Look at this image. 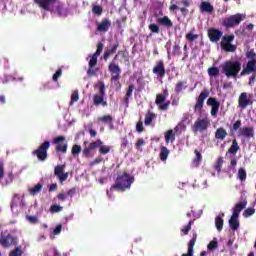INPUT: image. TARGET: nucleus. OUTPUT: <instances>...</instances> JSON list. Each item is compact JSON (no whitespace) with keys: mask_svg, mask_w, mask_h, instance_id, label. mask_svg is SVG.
<instances>
[{"mask_svg":"<svg viewBox=\"0 0 256 256\" xmlns=\"http://www.w3.org/2000/svg\"><path fill=\"white\" fill-rule=\"evenodd\" d=\"M119 56L124 59V61L129 62V51L127 50H119L112 61L108 64V71L111 74V81H119L121 79V66L117 64V59Z\"/></svg>","mask_w":256,"mask_h":256,"instance_id":"f257e3e1","label":"nucleus"},{"mask_svg":"<svg viewBox=\"0 0 256 256\" xmlns=\"http://www.w3.org/2000/svg\"><path fill=\"white\" fill-rule=\"evenodd\" d=\"M133 181H135V178L131 176V174L124 171L123 174L117 176L116 181L111 189H116L117 191H125L127 189H131Z\"/></svg>","mask_w":256,"mask_h":256,"instance_id":"f03ea898","label":"nucleus"},{"mask_svg":"<svg viewBox=\"0 0 256 256\" xmlns=\"http://www.w3.org/2000/svg\"><path fill=\"white\" fill-rule=\"evenodd\" d=\"M222 71L226 77H233L235 79L241 71V62L232 60L226 61L222 66Z\"/></svg>","mask_w":256,"mask_h":256,"instance_id":"7ed1b4c3","label":"nucleus"},{"mask_svg":"<svg viewBox=\"0 0 256 256\" xmlns=\"http://www.w3.org/2000/svg\"><path fill=\"white\" fill-rule=\"evenodd\" d=\"M211 127L209 116L198 117L192 126L193 133H205Z\"/></svg>","mask_w":256,"mask_h":256,"instance_id":"20e7f679","label":"nucleus"},{"mask_svg":"<svg viewBox=\"0 0 256 256\" xmlns=\"http://www.w3.org/2000/svg\"><path fill=\"white\" fill-rule=\"evenodd\" d=\"M49 147H51L50 141H44L38 149L32 151V155L37 157L38 161H47V157H49V154L47 151H49Z\"/></svg>","mask_w":256,"mask_h":256,"instance_id":"39448f33","label":"nucleus"},{"mask_svg":"<svg viewBox=\"0 0 256 256\" xmlns=\"http://www.w3.org/2000/svg\"><path fill=\"white\" fill-rule=\"evenodd\" d=\"M103 47H104L103 42H99L97 44L96 52L91 55L90 61L88 63L89 65V68L87 70L88 75H95V73H97V70H93V67L97 65V57H99V55L103 53Z\"/></svg>","mask_w":256,"mask_h":256,"instance_id":"423d86ee","label":"nucleus"},{"mask_svg":"<svg viewBox=\"0 0 256 256\" xmlns=\"http://www.w3.org/2000/svg\"><path fill=\"white\" fill-rule=\"evenodd\" d=\"M93 105L94 107H99V105H102V107H107V101L105 100V83L100 82L99 84V94H95L93 96Z\"/></svg>","mask_w":256,"mask_h":256,"instance_id":"0eeeda50","label":"nucleus"},{"mask_svg":"<svg viewBox=\"0 0 256 256\" xmlns=\"http://www.w3.org/2000/svg\"><path fill=\"white\" fill-rule=\"evenodd\" d=\"M243 21V14L237 13L230 17H227L223 20L222 25L226 27V29H231L233 27H237Z\"/></svg>","mask_w":256,"mask_h":256,"instance_id":"6e6552de","label":"nucleus"},{"mask_svg":"<svg viewBox=\"0 0 256 256\" xmlns=\"http://www.w3.org/2000/svg\"><path fill=\"white\" fill-rule=\"evenodd\" d=\"M53 144L56 145V153H67V138L65 136H58L53 140Z\"/></svg>","mask_w":256,"mask_h":256,"instance_id":"1a4fd4ad","label":"nucleus"},{"mask_svg":"<svg viewBox=\"0 0 256 256\" xmlns=\"http://www.w3.org/2000/svg\"><path fill=\"white\" fill-rule=\"evenodd\" d=\"M19 242V240L17 239V237H14L11 234H7V235H0V245L4 248V249H8V247H11V245H17V243Z\"/></svg>","mask_w":256,"mask_h":256,"instance_id":"9d476101","label":"nucleus"},{"mask_svg":"<svg viewBox=\"0 0 256 256\" xmlns=\"http://www.w3.org/2000/svg\"><path fill=\"white\" fill-rule=\"evenodd\" d=\"M209 97V90H203L196 100L194 106L195 113H203V105H205V99Z\"/></svg>","mask_w":256,"mask_h":256,"instance_id":"9b49d317","label":"nucleus"},{"mask_svg":"<svg viewBox=\"0 0 256 256\" xmlns=\"http://www.w3.org/2000/svg\"><path fill=\"white\" fill-rule=\"evenodd\" d=\"M54 175L60 183H65V180L69 178V172H65V164L55 166Z\"/></svg>","mask_w":256,"mask_h":256,"instance_id":"f8f14e48","label":"nucleus"},{"mask_svg":"<svg viewBox=\"0 0 256 256\" xmlns=\"http://www.w3.org/2000/svg\"><path fill=\"white\" fill-rule=\"evenodd\" d=\"M34 3L43 9V11H49L53 13L55 10L53 9V5L57 3V0H34Z\"/></svg>","mask_w":256,"mask_h":256,"instance_id":"ddd939ff","label":"nucleus"},{"mask_svg":"<svg viewBox=\"0 0 256 256\" xmlns=\"http://www.w3.org/2000/svg\"><path fill=\"white\" fill-rule=\"evenodd\" d=\"M152 72L154 73V75H157L159 79H163L166 73L165 62H163V60L157 61L155 66L152 69Z\"/></svg>","mask_w":256,"mask_h":256,"instance_id":"4468645a","label":"nucleus"},{"mask_svg":"<svg viewBox=\"0 0 256 256\" xmlns=\"http://www.w3.org/2000/svg\"><path fill=\"white\" fill-rule=\"evenodd\" d=\"M208 37L211 43H219L221 37H223V31L216 28H209Z\"/></svg>","mask_w":256,"mask_h":256,"instance_id":"2eb2a0df","label":"nucleus"},{"mask_svg":"<svg viewBox=\"0 0 256 256\" xmlns=\"http://www.w3.org/2000/svg\"><path fill=\"white\" fill-rule=\"evenodd\" d=\"M208 107H211V116L217 117V113H219V107H221V103L217 101V98L210 97L207 100Z\"/></svg>","mask_w":256,"mask_h":256,"instance_id":"dca6fc26","label":"nucleus"},{"mask_svg":"<svg viewBox=\"0 0 256 256\" xmlns=\"http://www.w3.org/2000/svg\"><path fill=\"white\" fill-rule=\"evenodd\" d=\"M238 105L241 109H247L249 105H253V100L249 98V96L247 95V92H243L240 94L238 98Z\"/></svg>","mask_w":256,"mask_h":256,"instance_id":"f3484780","label":"nucleus"},{"mask_svg":"<svg viewBox=\"0 0 256 256\" xmlns=\"http://www.w3.org/2000/svg\"><path fill=\"white\" fill-rule=\"evenodd\" d=\"M102 145L103 141H101V139H98L95 142L90 143L89 146L85 147L83 150L84 157H89V155H91V151L100 148Z\"/></svg>","mask_w":256,"mask_h":256,"instance_id":"a211bd4d","label":"nucleus"},{"mask_svg":"<svg viewBox=\"0 0 256 256\" xmlns=\"http://www.w3.org/2000/svg\"><path fill=\"white\" fill-rule=\"evenodd\" d=\"M117 49H119V42H116L112 46H108L103 54L104 61H108L111 55H115V53H117Z\"/></svg>","mask_w":256,"mask_h":256,"instance_id":"6ab92c4d","label":"nucleus"},{"mask_svg":"<svg viewBox=\"0 0 256 256\" xmlns=\"http://www.w3.org/2000/svg\"><path fill=\"white\" fill-rule=\"evenodd\" d=\"M250 73H256V60H248L246 67L241 72V75H250Z\"/></svg>","mask_w":256,"mask_h":256,"instance_id":"aec40b11","label":"nucleus"},{"mask_svg":"<svg viewBox=\"0 0 256 256\" xmlns=\"http://www.w3.org/2000/svg\"><path fill=\"white\" fill-rule=\"evenodd\" d=\"M111 27V20L109 18H104L102 21L97 25V31L101 33H107Z\"/></svg>","mask_w":256,"mask_h":256,"instance_id":"412c9836","label":"nucleus"},{"mask_svg":"<svg viewBox=\"0 0 256 256\" xmlns=\"http://www.w3.org/2000/svg\"><path fill=\"white\" fill-rule=\"evenodd\" d=\"M245 207H247V200H244L242 202H238L235 204L234 208H233V213L232 215L239 217V215H241V211L243 209H245Z\"/></svg>","mask_w":256,"mask_h":256,"instance_id":"4be33fe9","label":"nucleus"},{"mask_svg":"<svg viewBox=\"0 0 256 256\" xmlns=\"http://www.w3.org/2000/svg\"><path fill=\"white\" fill-rule=\"evenodd\" d=\"M240 135L242 137H246L247 139H251L255 137V130L253 129V127H243L242 129H240Z\"/></svg>","mask_w":256,"mask_h":256,"instance_id":"5701e85b","label":"nucleus"},{"mask_svg":"<svg viewBox=\"0 0 256 256\" xmlns=\"http://www.w3.org/2000/svg\"><path fill=\"white\" fill-rule=\"evenodd\" d=\"M133 91H135V85L131 84L128 86L127 92L123 98V103L125 107H129V99L133 97Z\"/></svg>","mask_w":256,"mask_h":256,"instance_id":"b1692460","label":"nucleus"},{"mask_svg":"<svg viewBox=\"0 0 256 256\" xmlns=\"http://www.w3.org/2000/svg\"><path fill=\"white\" fill-rule=\"evenodd\" d=\"M229 227L230 229H232V231H239V216H235L232 214L231 218L229 219Z\"/></svg>","mask_w":256,"mask_h":256,"instance_id":"393cba45","label":"nucleus"},{"mask_svg":"<svg viewBox=\"0 0 256 256\" xmlns=\"http://www.w3.org/2000/svg\"><path fill=\"white\" fill-rule=\"evenodd\" d=\"M157 23H159V25H162L163 27H166L167 29H171V27H173V21L169 19L168 16L158 18Z\"/></svg>","mask_w":256,"mask_h":256,"instance_id":"a878e982","label":"nucleus"},{"mask_svg":"<svg viewBox=\"0 0 256 256\" xmlns=\"http://www.w3.org/2000/svg\"><path fill=\"white\" fill-rule=\"evenodd\" d=\"M200 11L201 13H213V11H215V8L213 7V5H211L210 2H202L200 4Z\"/></svg>","mask_w":256,"mask_h":256,"instance_id":"bb28decb","label":"nucleus"},{"mask_svg":"<svg viewBox=\"0 0 256 256\" xmlns=\"http://www.w3.org/2000/svg\"><path fill=\"white\" fill-rule=\"evenodd\" d=\"M154 119H157V114L151 112V110H148L147 113L145 114L144 125H151Z\"/></svg>","mask_w":256,"mask_h":256,"instance_id":"cd10ccee","label":"nucleus"},{"mask_svg":"<svg viewBox=\"0 0 256 256\" xmlns=\"http://www.w3.org/2000/svg\"><path fill=\"white\" fill-rule=\"evenodd\" d=\"M239 149H240L239 142H237V139H234L227 153H229L230 155H237V153L239 152Z\"/></svg>","mask_w":256,"mask_h":256,"instance_id":"c85d7f7f","label":"nucleus"},{"mask_svg":"<svg viewBox=\"0 0 256 256\" xmlns=\"http://www.w3.org/2000/svg\"><path fill=\"white\" fill-rule=\"evenodd\" d=\"M227 137V130L225 128L220 127L215 132V139H219L220 141H224V139Z\"/></svg>","mask_w":256,"mask_h":256,"instance_id":"c756f323","label":"nucleus"},{"mask_svg":"<svg viewBox=\"0 0 256 256\" xmlns=\"http://www.w3.org/2000/svg\"><path fill=\"white\" fill-rule=\"evenodd\" d=\"M43 191V183H38L34 187L29 189V194L35 197V195H39Z\"/></svg>","mask_w":256,"mask_h":256,"instance_id":"7c9ffc66","label":"nucleus"},{"mask_svg":"<svg viewBox=\"0 0 256 256\" xmlns=\"http://www.w3.org/2000/svg\"><path fill=\"white\" fill-rule=\"evenodd\" d=\"M221 48L223 49V51H226V53H235V51H237V46L231 43L221 44Z\"/></svg>","mask_w":256,"mask_h":256,"instance_id":"2f4dec72","label":"nucleus"},{"mask_svg":"<svg viewBox=\"0 0 256 256\" xmlns=\"http://www.w3.org/2000/svg\"><path fill=\"white\" fill-rule=\"evenodd\" d=\"M167 95H169V92L167 90H164L163 94H157L156 96V105H161V103H165L167 101Z\"/></svg>","mask_w":256,"mask_h":256,"instance_id":"473e14b6","label":"nucleus"},{"mask_svg":"<svg viewBox=\"0 0 256 256\" xmlns=\"http://www.w3.org/2000/svg\"><path fill=\"white\" fill-rule=\"evenodd\" d=\"M159 157L161 161H167V157H169V149H167L166 146L160 148Z\"/></svg>","mask_w":256,"mask_h":256,"instance_id":"72a5a7b5","label":"nucleus"},{"mask_svg":"<svg viewBox=\"0 0 256 256\" xmlns=\"http://www.w3.org/2000/svg\"><path fill=\"white\" fill-rule=\"evenodd\" d=\"M165 141L167 145H169V143H174L175 133H173V130L170 129L165 133Z\"/></svg>","mask_w":256,"mask_h":256,"instance_id":"f704fd0d","label":"nucleus"},{"mask_svg":"<svg viewBox=\"0 0 256 256\" xmlns=\"http://www.w3.org/2000/svg\"><path fill=\"white\" fill-rule=\"evenodd\" d=\"M195 158L193 160V163L195 167H199L201 165V161H203V156L201 155V152L199 150H194Z\"/></svg>","mask_w":256,"mask_h":256,"instance_id":"c9c22d12","label":"nucleus"},{"mask_svg":"<svg viewBox=\"0 0 256 256\" xmlns=\"http://www.w3.org/2000/svg\"><path fill=\"white\" fill-rule=\"evenodd\" d=\"M223 163H225V161L223 160V157L222 156L218 157V159L216 160V162L214 164V169H215V171H217V173L221 172V168L223 167Z\"/></svg>","mask_w":256,"mask_h":256,"instance_id":"e433bc0d","label":"nucleus"},{"mask_svg":"<svg viewBox=\"0 0 256 256\" xmlns=\"http://www.w3.org/2000/svg\"><path fill=\"white\" fill-rule=\"evenodd\" d=\"M238 179L242 183L247 181V171L245 170V168H239L238 169Z\"/></svg>","mask_w":256,"mask_h":256,"instance_id":"4c0bfd02","label":"nucleus"},{"mask_svg":"<svg viewBox=\"0 0 256 256\" xmlns=\"http://www.w3.org/2000/svg\"><path fill=\"white\" fill-rule=\"evenodd\" d=\"M183 89H187V86H185V82L178 81L174 88L175 93L179 94L181 93V91H183Z\"/></svg>","mask_w":256,"mask_h":256,"instance_id":"58836bf2","label":"nucleus"},{"mask_svg":"<svg viewBox=\"0 0 256 256\" xmlns=\"http://www.w3.org/2000/svg\"><path fill=\"white\" fill-rule=\"evenodd\" d=\"M215 227L217 231H223V218L221 216L215 218Z\"/></svg>","mask_w":256,"mask_h":256,"instance_id":"ea45409f","label":"nucleus"},{"mask_svg":"<svg viewBox=\"0 0 256 256\" xmlns=\"http://www.w3.org/2000/svg\"><path fill=\"white\" fill-rule=\"evenodd\" d=\"M208 75L209 77H219V68L217 67L208 68Z\"/></svg>","mask_w":256,"mask_h":256,"instance_id":"a19ab883","label":"nucleus"},{"mask_svg":"<svg viewBox=\"0 0 256 256\" xmlns=\"http://www.w3.org/2000/svg\"><path fill=\"white\" fill-rule=\"evenodd\" d=\"M8 256H23L21 246H17L14 250L10 251Z\"/></svg>","mask_w":256,"mask_h":256,"instance_id":"79ce46f5","label":"nucleus"},{"mask_svg":"<svg viewBox=\"0 0 256 256\" xmlns=\"http://www.w3.org/2000/svg\"><path fill=\"white\" fill-rule=\"evenodd\" d=\"M92 13L100 17V15H103V7H101L100 5H94L92 7Z\"/></svg>","mask_w":256,"mask_h":256,"instance_id":"37998d69","label":"nucleus"},{"mask_svg":"<svg viewBox=\"0 0 256 256\" xmlns=\"http://www.w3.org/2000/svg\"><path fill=\"white\" fill-rule=\"evenodd\" d=\"M98 121H101V123H113V117L111 115H104L100 118H98Z\"/></svg>","mask_w":256,"mask_h":256,"instance_id":"c03bdc74","label":"nucleus"},{"mask_svg":"<svg viewBox=\"0 0 256 256\" xmlns=\"http://www.w3.org/2000/svg\"><path fill=\"white\" fill-rule=\"evenodd\" d=\"M233 41H235V35H225L223 38H222V42L221 44H225V43H233Z\"/></svg>","mask_w":256,"mask_h":256,"instance_id":"a18cd8bd","label":"nucleus"},{"mask_svg":"<svg viewBox=\"0 0 256 256\" xmlns=\"http://www.w3.org/2000/svg\"><path fill=\"white\" fill-rule=\"evenodd\" d=\"M13 179H14L13 172H9L7 174L5 182H2V185L4 187L7 186V185H11V183H13Z\"/></svg>","mask_w":256,"mask_h":256,"instance_id":"49530a36","label":"nucleus"},{"mask_svg":"<svg viewBox=\"0 0 256 256\" xmlns=\"http://www.w3.org/2000/svg\"><path fill=\"white\" fill-rule=\"evenodd\" d=\"M20 199L19 194H14L10 203V208L13 209V207H17V203H19Z\"/></svg>","mask_w":256,"mask_h":256,"instance_id":"de8ad7c7","label":"nucleus"},{"mask_svg":"<svg viewBox=\"0 0 256 256\" xmlns=\"http://www.w3.org/2000/svg\"><path fill=\"white\" fill-rule=\"evenodd\" d=\"M111 151V146H104L103 144L100 145L99 153L100 155H107Z\"/></svg>","mask_w":256,"mask_h":256,"instance_id":"09e8293b","label":"nucleus"},{"mask_svg":"<svg viewBox=\"0 0 256 256\" xmlns=\"http://www.w3.org/2000/svg\"><path fill=\"white\" fill-rule=\"evenodd\" d=\"M191 225H193V220H190L188 224L183 227L181 230L183 235H189V232L191 231Z\"/></svg>","mask_w":256,"mask_h":256,"instance_id":"8fccbe9b","label":"nucleus"},{"mask_svg":"<svg viewBox=\"0 0 256 256\" xmlns=\"http://www.w3.org/2000/svg\"><path fill=\"white\" fill-rule=\"evenodd\" d=\"M251 215H255V208H247L246 210H244L243 217L247 219L251 217Z\"/></svg>","mask_w":256,"mask_h":256,"instance_id":"3c124183","label":"nucleus"},{"mask_svg":"<svg viewBox=\"0 0 256 256\" xmlns=\"http://www.w3.org/2000/svg\"><path fill=\"white\" fill-rule=\"evenodd\" d=\"M246 57L249 61H256V53H255V50H249L247 53H246Z\"/></svg>","mask_w":256,"mask_h":256,"instance_id":"603ef678","label":"nucleus"},{"mask_svg":"<svg viewBox=\"0 0 256 256\" xmlns=\"http://www.w3.org/2000/svg\"><path fill=\"white\" fill-rule=\"evenodd\" d=\"M186 39L189 41V43H193V41H195L196 39H199V35L193 34L190 32L186 34Z\"/></svg>","mask_w":256,"mask_h":256,"instance_id":"864d4df0","label":"nucleus"},{"mask_svg":"<svg viewBox=\"0 0 256 256\" xmlns=\"http://www.w3.org/2000/svg\"><path fill=\"white\" fill-rule=\"evenodd\" d=\"M77 101H79V91L75 90L72 93L70 105H73V103H77Z\"/></svg>","mask_w":256,"mask_h":256,"instance_id":"5fc2aeb1","label":"nucleus"},{"mask_svg":"<svg viewBox=\"0 0 256 256\" xmlns=\"http://www.w3.org/2000/svg\"><path fill=\"white\" fill-rule=\"evenodd\" d=\"M148 29L151 31V33L159 34V26L155 23L149 24Z\"/></svg>","mask_w":256,"mask_h":256,"instance_id":"6e6d98bb","label":"nucleus"},{"mask_svg":"<svg viewBox=\"0 0 256 256\" xmlns=\"http://www.w3.org/2000/svg\"><path fill=\"white\" fill-rule=\"evenodd\" d=\"M185 129H187V126L183 122L178 123V125L174 127L175 133H178V131H185Z\"/></svg>","mask_w":256,"mask_h":256,"instance_id":"4d7b16f0","label":"nucleus"},{"mask_svg":"<svg viewBox=\"0 0 256 256\" xmlns=\"http://www.w3.org/2000/svg\"><path fill=\"white\" fill-rule=\"evenodd\" d=\"M61 211H63V207L60 205L54 204L50 207V213H59Z\"/></svg>","mask_w":256,"mask_h":256,"instance_id":"13d9d810","label":"nucleus"},{"mask_svg":"<svg viewBox=\"0 0 256 256\" xmlns=\"http://www.w3.org/2000/svg\"><path fill=\"white\" fill-rule=\"evenodd\" d=\"M61 75H63V70L60 68V69H58V70L54 73V75H53V77H52V80H53L55 83H57V81H59V77H61Z\"/></svg>","mask_w":256,"mask_h":256,"instance_id":"bf43d9fd","label":"nucleus"},{"mask_svg":"<svg viewBox=\"0 0 256 256\" xmlns=\"http://www.w3.org/2000/svg\"><path fill=\"white\" fill-rule=\"evenodd\" d=\"M217 247H219V243L215 240H212L209 244H208V250L209 251H215V249H217Z\"/></svg>","mask_w":256,"mask_h":256,"instance_id":"052dcab7","label":"nucleus"},{"mask_svg":"<svg viewBox=\"0 0 256 256\" xmlns=\"http://www.w3.org/2000/svg\"><path fill=\"white\" fill-rule=\"evenodd\" d=\"M172 55H176V56L181 55V46H179V44L177 43L174 44Z\"/></svg>","mask_w":256,"mask_h":256,"instance_id":"680f3d73","label":"nucleus"},{"mask_svg":"<svg viewBox=\"0 0 256 256\" xmlns=\"http://www.w3.org/2000/svg\"><path fill=\"white\" fill-rule=\"evenodd\" d=\"M81 151H82V148H81V146L80 145H74L73 147H72V155H79V153H81Z\"/></svg>","mask_w":256,"mask_h":256,"instance_id":"e2e57ef3","label":"nucleus"},{"mask_svg":"<svg viewBox=\"0 0 256 256\" xmlns=\"http://www.w3.org/2000/svg\"><path fill=\"white\" fill-rule=\"evenodd\" d=\"M239 129H241V120H237L233 124L231 131H239Z\"/></svg>","mask_w":256,"mask_h":256,"instance_id":"0e129e2a","label":"nucleus"},{"mask_svg":"<svg viewBox=\"0 0 256 256\" xmlns=\"http://www.w3.org/2000/svg\"><path fill=\"white\" fill-rule=\"evenodd\" d=\"M144 130H145V128L143 127V122L142 121L137 122L136 131L138 133H143Z\"/></svg>","mask_w":256,"mask_h":256,"instance_id":"69168bd1","label":"nucleus"},{"mask_svg":"<svg viewBox=\"0 0 256 256\" xmlns=\"http://www.w3.org/2000/svg\"><path fill=\"white\" fill-rule=\"evenodd\" d=\"M127 145H129V140H127V137L121 138V148L127 149Z\"/></svg>","mask_w":256,"mask_h":256,"instance_id":"338daca9","label":"nucleus"},{"mask_svg":"<svg viewBox=\"0 0 256 256\" xmlns=\"http://www.w3.org/2000/svg\"><path fill=\"white\" fill-rule=\"evenodd\" d=\"M27 221H29L30 223H39V219H37L36 216H27Z\"/></svg>","mask_w":256,"mask_h":256,"instance_id":"774afa93","label":"nucleus"}]
</instances>
